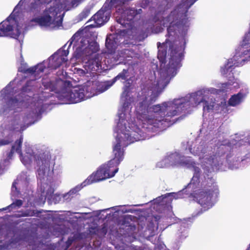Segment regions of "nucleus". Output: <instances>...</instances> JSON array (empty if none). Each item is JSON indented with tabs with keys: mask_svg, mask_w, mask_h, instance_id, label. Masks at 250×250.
<instances>
[{
	"mask_svg": "<svg viewBox=\"0 0 250 250\" xmlns=\"http://www.w3.org/2000/svg\"><path fill=\"white\" fill-rule=\"evenodd\" d=\"M147 96L142 98L136 107L137 117L141 121L143 128L152 132L163 130L182 119L181 117L173 118L180 115L185 107L180 100L164 102L150 106L157 96L150 97L149 100Z\"/></svg>",
	"mask_w": 250,
	"mask_h": 250,
	"instance_id": "f257e3e1",
	"label": "nucleus"
},
{
	"mask_svg": "<svg viewBox=\"0 0 250 250\" xmlns=\"http://www.w3.org/2000/svg\"><path fill=\"white\" fill-rule=\"evenodd\" d=\"M167 44L169 45L170 57L167 71L169 73H176V70L181 66V62L184 57V47L181 45L180 46L175 45L174 42L168 39H166L162 43L158 42L157 43L158 48L157 57L162 63H165L166 62Z\"/></svg>",
	"mask_w": 250,
	"mask_h": 250,
	"instance_id": "f03ea898",
	"label": "nucleus"
},
{
	"mask_svg": "<svg viewBox=\"0 0 250 250\" xmlns=\"http://www.w3.org/2000/svg\"><path fill=\"white\" fill-rule=\"evenodd\" d=\"M203 185L204 188L195 193L194 198L204 210H207L214 205L219 192L218 187L212 178H208Z\"/></svg>",
	"mask_w": 250,
	"mask_h": 250,
	"instance_id": "7ed1b4c3",
	"label": "nucleus"
},
{
	"mask_svg": "<svg viewBox=\"0 0 250 250\" xmlns=\"http://www.w3.org/2000/svg\"><path fill=\"white\" fill-rule=\"evenodd\" d=\"M125 138H118L116 140V142L113 145L112 153L113 158L108 161L109 164L118 167L119 164L123 160L125 155V149L128 145L143 140L141 136H139V134L135 132H132L130 133H125Z\"/></svg>",
	"mask_w": 250,
	"mask_h": 250,
	"instance_id": "20e7f679",
	"label": "nucleus"
},
{
	"mask_svg": "<svg viewBox=\"0 0 250 250\" xmlns=\"http://www.w3.org/2000/svg\"><path fill=\"white\" fill-rule=\"evenodd\" d=\"M58 85L62 86L61 94L59 96L61 100L68 101L70 103H77L84 100V88L72 89V83L66 80H60L58 82Z\"/></svg>",
	"mask_w": 250,
	"mask_h": 250,
	"instance_id": "39448f33",
	"label": "nucleus"
},
{
	"mask_svg": "<svg viewBox=\"0 0 250 250\" xmlns=\"http://www.w3.org/2000/svg\"><path fill=\"white\" fill-rule=\"evenodd\" d=\"M58 13L59 9L57 7L51 6L44 10L43 16L34 18L31 21L37 23L41 26L60 27L62 25L63 14L58 16Z\"/></svg>",
	"mask_w": 250,
	"mask_h": 250,
	"instance_id": "423d86ee",
	"label": "nucleus"
},
{
	"mask_svg": "<svg viewBox=\"0 0 250 250\" xmlns=\"http://www.w3.org/2000/svg\"><path fill=\"white\" fill-rule=\"evenodd\" d=\"M118 170V167L109 165L108 162L107 164L101 165L96 172L88 177L84 182L89 184L113 177Z\"/></svg>",
	"mask_w": 250,
	"mask_h": 250,
	"instance_id": "0eeeda50",
	"label": "nucleus"
},
{
	"mask_svg": "<svg viewBox=\"0 0 250 250\" xmlns=\"http://www.w3.org/2000/svg\"><path fill=\"white\" fill-rule=\"evenodd\" d=\"M0 130V146L7 145L12 142V136L14 131L19 128V123L16 120H12L5 125H2Z\"/></svg>",
	"mask_w": 250,
	"mask_h": 250,
	"instance_id": "6e6552de",
	"label": "nucleus"
},
{
	"mask_svg": "<svg viewBox=\"0 0 250 250\" xmlns=\"http://www.w3.org/2000/svg\"><path fill=\"white\" fill-rule=\"evenodd\" d=\"M16 21L14 18L8 17L6 20L0 23V37H10L17 39L21 35L19 29H14Z\"/></svg>",
	"mask_w": 250,
	"mask_h": 250,
	"instance_id": "1a4fd4ad",
	"label": "nucleus"
},
{
	"mask_svg": "<svg viewBox=\"0 0 250 250\" xmlns=\"http://www.w3.org/2000/svg\"><path fill=\"white\" fill-rule=\"evenodd\" d=\"M181 5H179L174 10L171 11L169 15L167 17V21H170V24L167 28V37L174 36L176 34V30L179 27V24L178 22L175 23V19L178 20V18H180L179 15V8Z\"/></svg>",
	"mask_w": 250,
	"mask_h": 250,
	"instance_id": "9d476101",
	"label": "nucleus"
},
{
	"mask_svg": "<svg viewBox=\"0 0 250 250\" xmlns=\"http://www.w3.org/2000/svg\"><path fill=\"white\" fill-rule=\"evenodd\" d=\"M137 15L136 10L134 9L129 8L124 11L121 17L117 21L123 27H129L135 17Z\"/></svg>",
	"mask_w": 250,
	"mask_h": 250,
	"instance_id": "9b49d317",
	"label": "nucleus"
},
{
	"mask_svg": "<svg viewBox=\"0 0 250 250\" xmlns=\"http://www.w3.org/2000/svg\"><path fill=\"white\" fill-rule=\"evenodd\" d=\"M108 9H105L104 7L94 14L90 20L94 21L95 24L98 26L104 25L109 19V13L107 12Z\"/></svg>",
	"mask_w": 250,
	"mask_h": 250,
	"instance_id": "f8f14e48",
	"label": "nucleus"
},
{
	"mask_svg": "<svg viewBox=\"0 0 250 250\" xmlns=\"http://www.w3.org/2000/svg\"><path fill=\"white\" fill-rule=\"evenodd\" d=\"M36 164L39 167V170L44 171L47 168H49L50 163V156L43 154L36 155L34 156Z\"/></svg>",
	"mask_w": 250,
	"mask_h": 250,
	"instance_id": "ddd939ff",
	"label": "nucleus"
},
{
	"mask_svg": "<svg viewBox=\"0 0 250 250\" xmlns=\"http://www.w3.org/2000/svg\"><path fill=\"white\" fill-rule=\"evenodd\" d=\"M117 41L116 35L110 34L106 37L105 46L109 54H112L115 52L118 46Z\"/></svg>",
	"mask_w": 250,
	"mask_h": 250,
	"instance_id": "4468645a",
	"label": "nucleus"
},
{
	"mask_svg": "<svg viewBox=\"0 0 250 250\" xmlns=\"http://www.w3.org/2000/svg\"><path fill=\"white\" fill-rule=\"evenodd\" d=\"M66 60L62 56H59L58 53H54L49 60L48 67L51 69L56 70L60 67Z\"/></svg>",
	"mask_w": 250,
	"mask_h": 250,
	"instance_id": "2eb2a0df",
	"label": "nucleus"
},
{
	"mask_svg": "<svg viewBox=\"0 0 250 250\" xmlns=\"http://www.w3.org/2000/svg\"><path fill=\"white\" fill-rule=\"evenodd\" d=\"M59 79L56 82L51 81L49 79H43L42 81V84L44 87L45 89H49L50 91H54L58 93L59 95L61 94V89L62 86L58 85V82L61 80Z\"/></svg>",
	"mask_w": 250,
	"mask_h": 250,
	"instance_id": "dca6fc26",
	"label": "nucleus"
},
{
	"mask_svg": "<svg viewBox=\"0 0 250 250\" xmlns=\"http://www.w3.org/2000/svg\"><path fill=\"white\" fill-rule=\"evenodd\" d=\"M128 73L127 69H123V71L120 73L117 76L114 78L112 79V82L110 84H104L102 85V87H104V88L101 90V92H104L107 89H108L110 86H111L117 80H125L126 79V75Z\"/></svg>",
	"mask_w": 250,
	"mask_h": 250,
	"instance_id": "f3484780",
	"label": "nucleus"
},
{
	"mask_svg": "<svg viewBox=\"0 0 250 250\" xmlns=\"http://www.w3.org/2000/svg\"><path fill=\"white\" fill-rule=\"evenodd\" d=\"M22 143V138L21 137L19 140H17L15 145L12 146L11 150L7 154V156L9 158H11L15 151L17 152L21 156H22L21 153V145Z\"/></svg>",
	"mask_w": 250,
	"mask_h": 250,
	"instance_id": "a211bd4d",
	"label": "nucleus"
},
{
	"mask_svg": "<svg viewBox=\"0 0 250 250\" xmlns=\"http://www.w3.org/2000/svg\"><path fill=\"white\" fill-rule=\"evenodd\" d=\"M244 97V94L241 92H239L237 94H234L231 96L229 99L228 102L229 104L232 106H236L242 102Z\"/></svg>",
	"mask_w": 250,
	"mask_h": 250,
	"instance_id": "6ab92c4d",
	"label": "nucleus"
},
{
	"mask_svg": "<svg viewBox=\"0 0 250 250\" xmlns=\"http://www.w3.org/2000/svg\"><path fill=\"white\" fill-rule=\"evenodd\" d=\"M235 66L233 64L232 59H229L225 66L221 68V72L223 75H226L229 71L231 72L234 69Z\"/></svg>",
	"mask_w": 250,
	"mask_h": 250,
	"instance_id": "aec40b11",
	"label": "nucleus"
},
{
	"mask_svg": "<svg viewBox=\"0 0 250 250\" xmlns=\"http://www.w3.org/2000/svg\"><path fill=\"white\" fill-rule=\"evenodd\" d=\"M82 187L80 186H77L74 188L71 189L68 192L65 194L63 196L65 200H70L72 198L76 195L78 192L81 189Z\"/></svg>",
	"mask_w": 250,
	"mask_h": 250,
	"instance_id": "412c9836",
	"label": "nucleus"
},
{
	"mask_svg": "<svg viewBox=\"0 0 250 250\" xmlns=\"http://www.w3.org/2000/svg\"><path fill=\"white\" fill-rule=\"evenodd\" d=\"M41 213V211L37 210L26 209L25 211L21 212L20 216L26 217V216H38L39 214Z\"/></svg>",
	"mask_w": 250,
	"mask_h": 250,
	"instance_id": "4be33fe9",
	"label": "nucleus"
},
{
	"mask_svg": "<svg viewBox=\"0 0 250 250\" xmlns=\"http://www.w3.org/2000/svg\"><path fill=\"white\" fill-rule=\"evenodd\" d=\"M200 103H203V110L204 111L206 110L207 112H209L211 110L213 109L214 106V103L212 104L211 103H209L208 101H207L204 98H202L200 101L199 104Z\"/></svg>",
	"mask_w": 250,
	"mask_h": 250,
	"instance_id": "5701e85b",
	"label": "nucleus"
},
{
	"mask_svg": "<svg viewBox=\"0 0 250 250\" xmlns=\"http://www.w3.org/2000/svg\"><path fill=\"white\" fill-rule=\"evenodd\" d=\"M31 81H27L26 83L22 87L21 91L23 93H28L32 90Z\"/></svg>",
	"mask_w": 250,
	"mask_h": 250,
	"instance_id": "b1692460",
	"label": "nucleus"
},
{
	"mask_svg": "<svg viewBox=\"0 0 250 250\" xmlns=\"http://www.w3.org/2000/svg\"><path fill=\"white\" fill-rule=\"evenodd\" d=\"M23 204V202L21 199H17L14 202L9 205L7 208H20L22 206Z\"/></svg>",
	"mask_w": 250,
	"mask_h": 250,
	"instance_id": "393cba45",
	"label": "nucleus"
},
{
	"mask_svg": "<svg viewBox=\"0 0 250 250\" xmlns=\"http://www.w3.org/2000/svg\"><path fill=\"white\" fill-rule=\"evenodd\" d=\"M90 13V10L89 8H85L79 15V18L82 21L86 18Z\"/></svg>",
	"mask_w": 250,
	"mask_h": 250,
	"instance_id": "a878e982",
	"label": "nucleus"
},
{
	"mask_svg": "<svg viewBox=\"0 0 250 250\" xmlns=\"http://www.w3.org/2000/svg\"><path fill=\"white\" fill-rule=\"evenodd\" d=\"M36 67V75H39L40 73L43 72L45 69V66L43 64H38L35 66Z\"/></svg>",
	"mask_w": 250,
	"mask_h": 250,
	"instance_id": "bb28decb",
	"label": "nucleus"
},
{
	"mask_svg": "<svg viewBox=\"0 0 250 250\" xmlns=\"http://www.w3.org/2000/svg\"><path fill=\"white\" fill-rule=\"evenodd\" d=\"M80 39V33H79L78 32L75 33L72 36V37H71L70 40H69V42H70L69 46H70L74 42H77Z\"/></svg>",
	"mask_w": 250,
	"mask_h": 250,
	"instance_id": "cd10ccee",
	"label": "nucleus"
},
{
	"mask_svg": "<svg viewBox=\"0 0 250 250\" xmlns=\"http://www.w3.org/2000/svg\"><path fill=\"white\" fill-rule=\"evenodd\" d=\"M36 67H35V66H34L28 68L26 70H21V73H22L23 74H35L36 75Z\"/></svg>",
	"mask_w": 250,
	"mask_h": 250,
	"instance_id": "c85d7f7f",
	"label": "nucleus"
},
{
	"mask_svg": "<svg viewBox=\"0 0 250 250\" xmlns=\"http://www.w3.org/2000/svg\"><path fill=\"white\" fill-rule=\"evenodd\" d=\"M39 7L38 3L36 2H32L30 3L29 7V10L30 12H34L38 10Z\"/></svg>",
	"mask_w": 250,
	"mask_h": 250,
	"instance_id": "c756f323",
	"label": "nucleus"
},
{
	"mask_svg": "<svg viewBox=\"0 0 250 250\" xmlns=\"http://www.w3.org/2000/svg\"><path fill=\"white\" fill-rule=\"evenodd\" d=\"M12 241H9L0 245V250H8L10 249Z\"/></svg>",
	"mask_w": 250,
	"mask_h": 250,
	"instance_id": "7c9ffc66",
	"label": "nucleus"
},
{
	"mask_svg": "<svg viewBox=\"0 0 250 250\" xmlns=\"http://www.w3.org/2000/svg\"><path fill=\"white\" fill-rule=\"evenodd\" d=\"M21 161L24 165L30 164L31 162V159L28 156H25L24 157L22 156V158H21Z\"/></svg>",
	"mask_w": 250,
	"mask_h": 250,
	"instance_id": "2f4dec72",
	"label": "nucleus"
},
{
	"mask_svg": "<svg viewBox=\"0 0 250 250\" xmlns=\"http://www.w3.org/2000/svg\"><path fill=\"white\" fill-rule=\"evenodd\" d=\"M59 54V56H62L64 58L66 57L69 54V51L68 50H63L57 52Z\"/></svg>",
	"mask_w": 250,
	"mask_h": 250,
	"instance_id": "473e14b6",
	"label": "nucleus"
},
{
	"mask_svg": "<svg viewBox=\"0 0 250 250\" xmlns=\"http://www.w3.org/2000/svg\"><path fill=\"white\" fill-rule=\"evenodd\" d=\"M73 241V240L72 239H71V238L68 239V240L66 243L67 248H68L70 246V245L72 244Z\"/></svg>",
	"mask_w": 250,
	"mask_h": 250,
	"instance_id": "72a5a7b5",
	"label": "nucleus"
},
{
	"mask_svg": "<svg viewBox=\"0 0 250 250\" xmlns=\"http://www.w3.org/2000/svg\"><path fill=\"white\" fill-rule=\"evenodd\" d=\"M27 69V68H26L25 66H21V67L19 68V71L21 72V70H26Z\"/></svg>",
	"mask_w": 250,
	"mask_h": 250,
	"instance_id": "f704fd0d",
	"label": "nucleus"
},
{
	"mask_svg": "<svg viewBox=\"0 0 250 250\" xmlns=\"http://www.w3.org/2000/svg\"><path fill=\"white\" fill-rule=\"evenodd\" d=\"M136 10L137 13V15L141 14L142 12V10L141 9H139L138 10Z\"/></svg>",
	"mask_w": 250,
	"mask_h": 250,
	"instance_id": "c9c22d12",
	"label": "nucleus"
},
{
	"mask_svg": "<svg viewBox=\"0 0 250 250\" xmlns=\"http://www.w3.org/2000/svg\"><path fill=\"white\" fill-rule=\"evenodd\" d=\"M11 101L12 102H14L15 101V102H18V100L16 98H11Z\"/></svg>",
	"mask_w": 250,
	"mask_h": 250,
	"instance_id": "e433bc0d",
	"label": "nucleus"
},
{
	"mask_svg": "<svg viewBox=\"0 0 250 250\" xmlns=\"http://www.w3.org/2000/svg\"><path fill=\"white\" fill-rule=\"evenodd\" d=\"M98 50V49L94 48V50L92 51V53L96 52Z\"/></svg>",
	"mask_w": 250,
	"mask_h": 250,
	"instance_id": "4c0bfd02",
	"label": "nucleus"
},
{
	"mask_svg": "<svg viewBox=\"0 0 250 250\" xmlns=\"http://www.w3.org/2000/svg\"><path fill=\"white\" fill-rule=\"evenodd\" d=\"M14 186H15V183H13V185H12V187H14Z\"/></svg>",
	"mask_w": 250,
	"mask_h": 250,
	"instance_id": "58836bf2",
	"label": "nucleus"
},
{
	"mask_svg": "<svg viewBox=\"0 0 250 250\" xmlns=\"http://www.w3.org/2000/svg\"><path fill=\"white\" fill-rule=\"evenodd\" d=\"M171 194H172V193H168V194H167V195H171Z\"/></svg>",
	"mask_w": 250,
	"mask_h": 250,
	"instance_id": "ea45409f",
	"label": "nucleus"
},
{
	"mask_svg": "<svg viewBox=\"0 0 250 250\" xmlns=\"http://www.w3.org/2000/svg\"><path fill=\"white\" fill-rule=\"evenodd\" d=\"M125 93V91H124L123 93V94H124Z\"/></svg>",
	"mask_w": 250,
	"mask_h": 250,
	"instance_id": "a19ab883",
	"label": "nucleus"
}]
</instances>
